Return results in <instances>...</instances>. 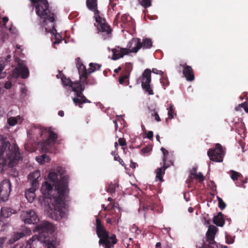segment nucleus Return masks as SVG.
<instances>
[{
    "instance_id": "obj_20",
    "label": "nucleus",
    "mask_w": 248,
    "mask_h": 248,
    "mask_svg": "<svg viewBox=\"0 0 248 248\" xmlns=\"http://www.w3.org/2000/svg\"><path fill=\"white\" fill-rule=\"evenodd\" d=\"M15 213V210L9 207H2L0 212V220L3 218H7L11 216Z\"/></svg>"
},
{
    "instance_id": "obj_47",
    "label": "nucleus",
    "mask_w": 248,
    "mask_h": 248,
    "mask_svg": "<svg viewBox=\"0 0 248 248\" xmlns=\"http://www.w3.org/2000/svg\"><path fill=\"white\" fill-rule=\"evenodd\" d=\"M147 137L149 139H152L153 137V132L152 131H149L147 133Z\"/></svg>"
},
{
    "instance_id": "obj_23",
    "label": "nucleus",
    "mask_w": 248,
    "mask_h": 248,
    "mask_svg": "<svg viewBox=\"0 0 248 248\" xmlns=\"http://www.w3.org/2000/svg\"><path fill=\"white\" fill-rule=\"evenodd\" d=\"M213 222L217 226L222 227L224 224V220L223 217V215L219 212L217 216H214Z\"/></svg>"
},
{
    "instance_id": "obj_34",
    "label": "nucleus",
    "mask_w": 248,
    "mask_h": 248,
    "mask_svg": "<svg viewBox=\"0 0 248 248\" xmlns=\"http://www.w3.org/2000/svg\"><path fill=\"white\" fill-rule=\"evenodd\" d=\"M217 200L218 202V207L221 210H223L226 207V204L223 202V200L219 197H217Z\"/></svg>"
},
{
    "instance_id": "obj_7",
    "label": "nucleus",
    "mask_w": 248,
    "mask_h": 248,
    "mask_svg": "<svg viewBox=\"0 0 248 248\" xmlns=\"http://www.w3.org/2000/svg\"><path fill=\"white\" fill-rule=\"evenodd\" d=\"M86 4L87 7L94 13L95 21L98 23L97 28L98 30L106 33L107 35H109L111 32V29L108 24L104 22V19L99 15V11L97 9V0H87Z\"/></svg>"
},
{
    "instance_id": "obj_21",
    "label": "nucleus",
    "mask_w": 248,
    "mask_h": 248,
    "mask_svg": "<svg viewBox=\"0 0 248 248\" xmlns=\"http://www.w3.org/2000/svg\"><path fill=\"white\" fill-rule=\"evenodd\" d=\"M183 74L188 81H192L194 79V75L191 67L186 66L183 70Z\"/></svg>"
},
{
    "instance_id": "obj_58",
    "label": "nucleus",
    "mask_w": 248,
    "mask_h": 248,
    "mask_svg": "<svg viewBox=\"0 0 248 248\" xmlns=\"http://www.w3.org/2000/svg\"><path fill=\"white\" fill-rule=\"evenodd\" d=\"M58 114L59 116L62 117L64 116V112L62 110H60L59 111Z\"/></svg>"
},
{
    "instance_id": "obj_14",
    "label": "nucleus",
    "mask_w": 248,
    "mask_h": 248,
    "mask_svg": "<svg viewBox=\"0 0 248 248\" xmlns=\"http://www.w3.org/2000/svg\"><path fill=\"white\" fill-rule=\"evenodd\" d=\"M29 74L28 68L22 62H19L18 64L13 70L12 75L14 78L21 77L23 78H27Z\"/></svg>"
},
{
    "instance_id": "obj_10",
    "label": "nucleus",
    "mask_w": 248,
    "mask_h": 248,
    "mask_svg": "<svg viewBox=\"0 0 248 248\" xmlns=\"http://www.w3.org/2000/svg\"><path fill=\"white\" fill-rule=\"evenodd\" d=\"M207 154L211 160L217 162H221L223 161L224 152L221 145L217 143L216 148L214 149H210L208 151Z\"/></svg>"
},
{
    "instance_id": "obj_25",
    "label": "nucleus",
    "mask_w": 248,
    "mask_h": 248,
    "mask_svg": "<svg viewBox=\"0 0 248 248\" xmlns=\"http://www.w3.org/2000/svg\"><path fill=\"white\" fill-rule=\"evenodd\" d=\"M18 122H22V118L19 115L16 117H10L7 119V124L11 126L16 125Z\"/></svg>"
},
{
    "instance_id": "obj_16",
    "label": "nucleus",
    "mask_w": 248,
    "mask_h": 248,
    "mask_svg": "<svg viewBox=\"0 0 248 248\" xmlns=\"http://www.w3.org/2000/svg\"><path fill=\"white\" fill-rule=\"evenodd\" d=\"M112 52L113 53L112 59L113 60H117L129 53L128 49L121 47L120 46H116L115 48H113Z\"/></svg>"
},
{
    "instance_id": "obj_59",
    "label": "nucleus",
    "mask_w": 248,
    "mask_h": 248,
    "mask_svg": "<svg viewBox=\"0 0 248 248\" xmlns=\"http://www.w3.org/2000/svg\"><path fill=\"white\" fill-rule=\"evenodd\" d=\"M113 123H114V124H115V130H117V128H118V124H117V123L116 120H114V121H113Z\"/></svg>"
},
{
    "instance_id": "obj_27",
    "label": "nucleus",
    "mask_w": 248,
    "mask_h": 248,
    "mask_svg": "<svg viewBox=\"0 0 248 248\" xmlns=\"http://www.w3.org/2000/svg\"><path fill=\"white\" fill-rule=\"evenodd\" d=\"M141 48L144 49H149L152 46V41L150 38H144L142 41H141Z\"/></svg>"
},
{
    "instance_id": "obj_44",
    "label": "nucleus",
    "mask_w": 248,
    "mask_h": 248,
    "mask_svg": "<svg viewBox=\"0 0 248 248\" xmlns=\"http://www.w3.org/2000/svg\"><path fill=\"white\" fill-rule=\"evenodd\" d=\"M12 83L10 81H7L4 85V87L7 89H9L12 87Z\"/></svg>"
},
{
    "instance_id": "obj_54",
    "label": "nucleus",
    "mask_w": 248,
    "mask_h": 248,
    "mask_svg": "<svg viewBox=\"0 0 248 248\" xmlns=\"http://www.w3.org/2000/svg\"><path fill=\"white\" fill-rule=\"evenodd\" d=\"M2 21L4 22V25H5V24L8 21V18L7 17H3L2 18Z\"/></svg>"
},
{
    "instance_id": "obj_49",
    "label": "nucleus",
    "mask_w": 248,
    "mask_h": 248,
    "mask_svg": "<svg viewBox=\"0 0 248 248\" xmlns=\"http://www.w3.org/2000/svg\"><path fill=\"white\" fill-rule=\"evenodd\" d=\"M196 169H193V170L191 171V175L193 176L194 178L197 175L196 172Z\"/></svg>"
},
{
    "instance_id": "obj_43",
    "label": "nucleus",
    "mask_w": 248,
    "mask_h": 248,
    "mask_svg": "<svg viewBox=\"0 0 248 248\" xmlns=\"http://www.w3.org/2000/svg\"><path fill=\"white\" fill-rule=\"evenodd\" d=\"M153 116L155 117V120L157 122H160L161 119L157 112H155Z\"/></svg>"
},
{
    "instance_id": "obj_12",
    "label": "nucleus",
    "mask_w": 248,
    "mask_h": 248,
    "mask_svg": "<svg viewBox=\"0 0 248 248\" xmlns=\"http://www.w3.org/2000/svg\"><path fill=\"white\" fill-rule=\"evenodd\" d=\"M20 217L26 224H36L38 222L39 219L34 211L28 210L23 211L20 215Z\"/></svg>"
},
{
    "instance_id": "obj_6",
    "label": "nucleus",
    "mask_w": 248,
    "mask_h": 248,
    "mask_svg": "<svg viewBox=\"0 0 248 248\" xmlns=\"http://www.w3.org/2000/svg\"><path fill=\"white\" fill-rule=\"evenodd\" d=\"M61 78L62 81L63 86H69L72 88V91L75 92L77 97H73L72 100L76 105H78L80 108H82L81 106L84 103H90L91 101L86 98L83 94L82 92L84 90V87H82L81 84L78 81L72 82L69 79L66 78L62 73L60 72L57 75V78Z\"/></svg>"
},
{
    "instance_id": "obj_37",
    "label": "nucleus",
    "mask_w": 248,
    "mask_h": 248,
    "mask_svg": "<svg viewBox=\"0 0 248 248\" xmlns=\"http://www.w3.org/2000/svg\"><path fill=\"white\" fill-rule=\"evenodd\" d=\"M226 241L227 244H232L234 242V238L232 236H230L229 235H226Z\"/></svg>"
},
{
    "instance_id": "obj_45",
    "label": "nucleus",
    "mask_w": 248,
    "mask_h": 248,
    "mask_svg": "<svg viewBox=\"0 0 248 248\" xmlns=\"http://www.w3.org/2000/svg\"><path fill=\"white\" fill-rule=\"evenodd\" d=\"M4 65L0 63V78H2L4 76L2 75V71L4 68Z\"/></svg>"
},
{
    "instance_id": "obj_46",
    "label": "nucleus",
    "mask_w": 248,
    "mask_h": 248,
    "mask_svg": "<svg viewBox=\"0 0 248 248\" xmlns=\"http://www.w3.org/2000/svg\"><path fill=\"white\" fill-rule=\"evenodd\" d=\"M9 30L13 34H16L17 32L16 29L15 27H11L9 28Z\"/></svg>"
},
{
    "instance_id": "obj_40",
    "label": "nucleus",
    "mask_w": 248,
    "mask_h": 248,
    "mask_svg": "<svg viewBox=\"0 0 248 248\" xmlns=\"http://www.w3.org/2000/svg\"><path fill=\"white\" fill-rule=\"evenodd\" d=\"M114 159L115 161H118L119 162V163L123 165V164H122V163L123 162V160L120 157V156L119 155H114Z\"/></svg>"
},
{
    "instance_id": "obj_17",
    "label": "nucleus",
    "mask_w": 248,
    "mask_h": 248,
    "mask_svg": "<svg viewBox=\"0 0 248 248\" xmlns=\"http://www.w3.org/2000/svg\"><path fill=\"white\" fill-rule=\"evenodd\" d=\"M31 232V230L27 228L25 229L21 232H14L10 238L9 242L10 243L13 244L25 236L30 235Z\"/></svg>"
},
{
    "instance_id": "obj_41",
    "label": "nucleus",
    "mask_w": 248,
    "mask_h": 248,
    "mask_svg": "<svg viewBox=\"0 0 248 248\" xmlns=\"http://www.w3.org/2000/svg\"><path fill=\"white\" fill-rule=\"evenodd\" d=\"M152 72L153 73L155 74H158V75H163V73L162 71L158 70L156 68H153L152 69Z\"/></svg>"
},
{
    "instance_id": "obj_29",
    "label": "nucleus",
    "mask_w": 248,
    "mask_h": 248,
    "mask_svg": "<svg viewBox=\"0 0 248 248\" xmlns=\"http://www.w3.org/2000/svg\"><path fill=\"white\" fill-rule=\"evenodd\" d=\"M110 238L112 239V242H110V243L103 245V247L105 248H111V247H113L114 245L117 243V240L116 239V236L115 234H112Z\"/></svg>"
},
{
    "instance_id": "obj_55",
    "label": "nucleus",
    "mask_w": 248,
    "mask_h": 248,
    "mask_svg": "<svg viewBox=\"0 0 248 248\" xmlns=\"http://www.w3.org/2000/svg\"><path fill=\"white\" fill-rule=\"evenodd\" d=\"M3 240L2 238H0V248H3Z\"/></svg>"
},
{
    "instance_id": "obj_50",
    "label": "nucleus",
    "mask_w": 248,
    "mask_h": 248,
    "mask_svg": "<svg viewBox=\"0 0 248 248\" xmlns=\"http://www.w3.org/2000/svg\"><path fill=\"white\" fill-rule=\"evenodd\" d=\"M240 106H241V107H243L244 108L245 111L246 112H248V108L246 107V105L245 104V102L243 103H242L240 105Z\"/></svg>"
},
{
    "instance_id": "obj_61",
    "label": "nucleus",
    "mask_w": 248,
    "mask_h": 248,
    "mask_svg": "<svg viewBox=\"0 0 248 248\" xmlns=\"http://www.w3.org/2000/svg\"><path fill=\"white\" fill-rule=\"evenodd\" d=\"M156 247L157 248H161V243L160 242H158L156 244Z\"/></svg>"
},
{
    "instance_id": "obj_38",
    "label": "nucleus",
    "mask_w": 248,
    "mask_h": 248,
    "mask_svg": "<svg viewBox=\"0 0 248 248\" xmlns=\"http://www.w3.org/2000/svg\"><path fill=\"white\" fill-rule=\"evenodd\" d=\"M161 150L162 152V153L163 154V161L164 162V163L165 164L166 163V156L169 154V152L167 150H166L164 148L162 147L161 148Z\"/></svg>"
},
{
    "instance_id": "obj_56",
    "label": "nucleus",
    "mask_w": 248,
    "mask_h": 248,
    "mask_svg": "<svg viewBox=\"0 0 248 248\" xmlns=\"http://www.w3.org/2000/svg\"><path fill=\"white\" fill-rule=\"evenodd\" d=\"M61 42V40H59L57 38V37L56 36V40L54 42V44H59Z\"/></svg>"
},
{
    "instance_id": "obj_57",
    "label": "nucleus",
    "mask_w": 248,
    "mask_h": 248,
    "mask_svg": "<svg viewBox=\"0 0 248 248\" xmlns=\"http://www.w3.org/2000/svg\"><path fill=\"white\" fill-rule=\"evenodd\" d=\"M106 221H107V222L108 223H109V224H112V223H114V221H113V222H112V220H111V219L110 218H108L107 219Z\"/></svg>"
},
{
    "instance_id": "obj_19",
    "label": "nucleus",
    "mask_w": 248,
    "mask_h": 248,
    "mask_svg": "<svg viewBox=\"0 0 248 248\" xmlns=\"http://www.w3.org/2000/svg\"><path fill=\"white\" fill-rule=\"evenodd\" d=\"M38 189L36 186L35 185V187L31 186L30 188L27 189L25 192V197L29 202H32L35 198V191Z\"/></svg>"
},
{
    "instance_id": "obj_63",
    "label": "nucleus",
    "mask_w": 248,
    "mask_h": 248,
    "mask_svg": "<svg viewBox=\"0 0 248 248\" xmlns=\"http://www.w3.org/2000/svg\"><path fill=\"white\" fill-rule=\"evenodd\" d=\"M11 56L10 55H8L7 56V58H6V61H9V60L11 58Z\"/></svg>"
},
{
    "instance_id": "obj_3",
    "label": "nucleus",
    "mask_w": 248,
    "mask_h": 248,
    "mask_svg": "<svg viewBox=\"0 0 248 248\" xmlns=\"http://www.w3.org/2000/svg\"><path fill=\"white\" fill-rule=\"evenodd\" d=\"M21 159L17 145L15 143L11 145L7 139L0 135V168L6 165L13 167Z\"/></svg>"
},
{
    "instance_id": "obj_2",
    "label": "nucleus",
    "mask_w": 248,
    "mask_h": 248,
    "mask_svg": "<svg viewBox=\"0 0 248 248\" xmlns=\"http://www.w3.org/2000/svg\"><path fill=\"white\" fill-rule=\"evenodd\" d=\"M38 235H34L27 242L26 248H55L52 237L54 227L50 223L44 221L38 225Z\"/></svg>"
},
{
    "instance_id": "obj_1",
    "label": "nucleus",
    "mask_w": 248,
    "mask_h": 248,
    "mask_svg": "<svg viewBox=\"0 0 248 248\" xmlns=\"http://www.w3.org/2000/svg\"><path fill=\"white\" fill-rule=\"evenodd\" d=\"M56 171L49 172L48 180L43 184L41 190L47 203L50 217L58 220L66 217L68 212L65 200L68 190V177L64 175L65 170L61 167H58Z\"/></svg>"
},
{
    "instance_id": "obj_64",
    "label": "nucleus",
    "mask_w": 248,
    "mask_h": 248,
    "mask_svg": "<svg viewBox=\"0 0 248 248\" xmlns=\"http://www.w3.org/2000/svg\"><path fill=\"white\" fill-rule=\"evenodd\" d=\"M120 13H118L117 15L116 16V17H115V19L116 20H118V17H119V15Z\"/></svg>"
},
{
    "instance_id": "obj_26",
    "label": "nucleus",
    "mask_w": 248,
    "mask_h": 248,
    "mask_svg": "<svg viewBox=\"0 0 248 248\" xmlns=\"http://www.w3.org/2000/svg\"><path fill=\"white\" fill-rule=\"evenodd\" d=\"M36 160L40 165H43L46 163L49 162L50 158L47 155L43 154L40 156H36Z\"/></svg>"
},
{
    "instance_id": "obj_28",
    "label": "nucleus",
    "mask_w": 248,
    "mask_h": 248,
    "mask_svg": "<svg viewBox=\"0 0 248 248\" xmlns=\"http://www.w3.org/2000/svg\"><path fill=\"white\" fill-rule=\"evenodd\" d=\"M89 65L90 68L88 69V72L89 74L99 69L101 67V65L97 63H90Z\"/></svg>"
},
{
    "instance_id": "obj_31",
    "label": "nucleus",
    "mask_w": 248,
    "mask_h": 248,
    "mask_svg": "<svg viewBox=\"0 0 248 248\" xmlns=\"http://www.w3.org/2000/svg\"><path fill=\"white\" fill-rule=\"evenodd\" d=\"M118 186V185L116 182L111 183L108 187L107 189L108 192L113 193L115 191L116 188Z\"/></svg>"
},
{
    "instance_id": "obj_62",
    "label": "nucleus",
    "mask_w": 248,
    "mask_h": 248,
    "mask_svg": "<svg viewBox=\"0 0 248 248\" xmlns=\"http://www.w3.org/2000/svg\"><path fill=\"white\" fill-rule=\"evenodd\" d=\"M156 140H157L158 142H160V137H159V136L158 135H157L156 136Z\"/></svg>"
},
{
    "instance_id": "obj_18",
    "label": "nucleus",
    "mask_w": 248,
    "mask_h": 248,
    "mask_svg": "<svg viewBox=\"0 0 248 248\" xmlns=\"http://www.w3.org/2000/svg\"><path fill=\"white\" fill-rule=\"evenodd\" d=\"M40 177V172L39 170H36L31 173L29 175V179L31 186L35 187V185L36 187L38 188L39 182L38 179Z\"/></svg>"
},
{
    "instance_id": "obj_33",
    "label": "nucleus",
    "mask_w": 248,
    "mask_h": 248,
    "mask_svg": "<svg viewBox=\"0 0 248 248\" xmlns=\"http://www.w3.org/2000/svg\"><path fill=\"white\" fill-rule=\"evenodd\" d=\"M173 105L170 104L169 108H167V109L168 110V114L169 116V118H170V119H172L174 118L173 115V113L174 112V110H173Z\"/></svg>"
},
{
    "instance_id": "obj_35",
    "label": "nucleus",
    "mask_w": 248,
    "mask_h": 248,
    "mask_svg": "<svg viewBox=\"0 0 248 248\" xmlns=\"http://www.w3.org/2000/svg\"><path fill=\"white\" fill-rule=\"evenodd\" d=\"M87 76L86 77V78H83V77H81V78H80V81L79 82H78V83L81 84V85H82V87H84L85 88V86H84V85L85 84H91L92 83H90L87 80Z\"/></svg>"
},
{
    "instance_id": "obj_15",
    "label": "nucleus",
    "mask_w": 248,
    "mask_h": 248,
    "mask_svg": "<svg viewBox=\"0 0 248 248\" xmlns=\"http://www.w3.org/2000/svg\"><path fill=\"white\" fill-rule=\"evenodd\" d=\"M129 53H137L141 48V39L138 38H133L127 45V47Z\"/></svg>"
},
{
    "instance_id": "obj_24",
    "label": "nucleus",
    "mask_w": 248,
    "mask_h": 248,
    "mask_svg": "<svg viewBox=\"0 0 248 248\" xmlns=\"http://www.w3.org/2000/svg\"><path fill=\"white\" fill-rule=\"evenodd\" d=\"M77 66L78 70L79 78H81V77H83L85 78L87 75L89 74L88 69H86L85 66L83 63L78 62Z\"/></svg>"
},
{
    "instance_id": "obj_51",
    "label": "nucleus",
    "mask_w": 248,
    "mask_h": 248,
    "mask_svg": "<svg viewBox=\"0 0 248 248\" xmlns=\"http://www.w3.org/2000/svg\"><path fill=\"white\" fill-rule=\"evenodd\" d=\"M127 76H125L122 78H120L119 79V82L120 84H123L124 82V81L127 78Z\"/></svg>"
},
{
    "instance_id": "obj_60",
    "label": "nucleus",
    "mask_w": 248,
    "mask_h": 248,
    "mask_svg": "<svg viewBox=\"0 0 248 248\" xmlns=\"http://www.w3.org/2000/svg\"><path fill=\"white\" fill-rule=\"evenodd\" d=\"M188 211L189 212V213H192L193 212V209L192 207H189L188 209Z\"/></svg>"
},
{
    "instance_id": "obj_4",
    "label": "nucleus",
    "mask_w": 248,
    "mask_h": 248,
    "mask_svg": "<svg viewBox=\"0 0 248 248\" xmlns=\"http://www.w3.org/2000/svg\"><path fill=\"white\" fill-rule=\"evenodd\" d=\"M28 134L31 138L36 139L38 140H43L45 137L48 136L46 140L43 141L41 144L42 151L44 152L49 151L48 146L53 145L57 138V134L52 131L50 128H44L40 125L33 126L28 131Z\"/></svg>"
},
{
    "instance_id": "obj_13",
    "label": "nucleus",
    "mask_w": 248,
    "mask_h": 248,
    "mask_svg": "<svg viewBox=\"0 0 248 248\" xmlns=\"http://www.w3.org/2000/svg\"><path fill=\"white\" fill-rule=\"evenodd\" d=\"M11 191V184L9 180H4L0 184V202H5L9 199Z\"/></svg>"
},
{
    "instance_id": "obj_32",
    "label": "nucleus",
    "mask_w": 248,
    "mask_h": 248,
    "mask_svg": "<svg viewBox=\"0 0 248 248\" xmlns=\"http://www.w3.org/2000/svg\"><path fill=\"white\" fill-rule=\"evenodd\" d=\"M139 3L144 7L147 8L151 5V0H139Z\"/></svg>"
},
{
    "instance_id": "obj_11",
    "label": "nucleus",
    "mask_w": 248,
    "mask_h": 248,
    "mask_svg": "<svg viewBox=\"0 0 248 248\" xmlns=\"http://www.w3.org/2000/svg\"><path fill=\"white\" fill-rule=\"evenodd\" d=\"M151 70L149 69H146L144 71L142 77L139 78V80L141 81L142 88L145 90L149 94L153 95L154 94V92L150 86L151 81Z\"/></svg>"
},
{
    "instance_id": "obj_36",
    "label": "nucleus",
    "mask_w": 248,
    "mask_h": 248,
    "mask_svg": "<svg viewBox=\"0 0 248 248\" xmlns=\"http://www.w3.org/2000/svg\"><path fill=\"white\" fill-rule=\"evenodd\" d=\"M240 176V174L234 171H232L231 178L233 180H236Z\"/></svg>"
},
{
    "instance_id": "obj_22",
    "label": "nucleus",
    "mask_w": 248,
    "mask_h": 248,
    "mask_svg": "<svg viewBox=\"0 0 248 248\" xmlns=\"http://www.w3.org/2000/svg\"><path fill=\"white\" fill-rule=\"evenodd\" d=\"M121 22L122 23L121 26L124 28L130 27L133 23L132 18L126 14L122 16Z\"/></svg>"
},
{
    "instance_id": "obj_53",
    "label": "nucleus",
    "mask_w": 248,
    "mask_h": 248,
    "mask_svg": "<svg viewBox=\"0 0 248 248\" xmlns=\"http://www.w3.org/2000/svg\"><path fill=\"white\" fill-rule=\"evenodd\" d=\"M149 151V149L147 148H143L142 150H141V153L143 154H145V153H147V152H148Z\"/></svg>"
},
{
    "instance_id": "obj_9",
    "label": "nucleus",
    "mask_w": 248,
    "mask_h": 248,
    "mask_svg": "<svg viewBox=\"0 0 248 248\" xmlns=\"http://www.w3.org/2000/svg\"><path fill=\"white\" fill-rule=\"evenodd\" d=\"M217 231V228L213 225H210L206 232V240L208 244H206L202 241L201 243V246H197L200 248H213L214 246L218 247L214 241L215 235Z\"/></svg>"
},
{
    "instance_id": "obj_5",
    "label": "nucleus",
    "mask_w": 248,
    "mask_h": 248,
    "mask_svg": "<svg viewBox=\"0 0 248 248\" xmlns=\"http://www.w3.org/2000/svg\"><path fill=\"white\" fill-rule=\"evenodd\" d=\"M35 7L36 13L41 18L44 19V24L47 21L51 23L52 29L50 31L46 28V31L50 32L54 34L56 30L53 23L54 21V14L50 12L48 9V3L47 0H31Z\"/></svg>"
},
{
    "instance_id": "obj_52",
    "label": "nucleus",
    "mask_w": 248,
    "mask_h": 248,
    "mask_svg": "<svg viewBox=\"0 0 248 248\" xmlns=\"http://www.w3.org/2000/svg\"><path fill=\"white\" fill-rule=\"evenodd\" d=\"M137 166L138 165L136 163L133 162H131L130 165V167L133 169L136 168Z\"/></svg>"
},
{
    "instance_id": "obj_42",
    "label": "nucleus",
    "mask_w": 248,
    "mask_h": 248,
    "mask_svg": "<svg viewBox=\"0 0 248 248\" xmlns=\"http://www.w3.org/2000/svg\"><path fill=\"white\" fill-rule=\"evenodd\" d=\"M118 141L120 145L121 146H124L126 144L125 140L123 138H120Z\"/></svg>"
},
{
    "instance_id": "obj_8",
    "label": "nucleus",
    "mask_w": 248,
    "mask_h": 248,
    "mask_svg": "<svg viewBox=\"0 0 248 248\" xmlns=\"http://www.w3.org/2000/svg\"><path fill=\"white\" fill-rule=\"evenodd\" d=\"M96 233L98 237L100 238L99 240V245H104L110 242L111 236H109L108 232L105 227L102 225L99 218L96 219Z\"/></svg>"
},
{
    "instance_id": "obj_48",
    "label": "nucleus",
    "mask_w": 248,
    "mask_h": 248,
    "mask_svg": "<svg viewBox=\"0 0 248 248\" xmlns=\"http://www.w3.org/2000/svg\"><path fill=\"white\" fill-rule=\"evenodd\" d=\"M20 91L22 94H26L27 92V89L25 87H22L20 88Z\"/></svg>"
},
{
    "instance_id": "obj_30",
    "label": "nucleus",
    "mask_w": 248,
    "mask_h": 248,
    "mask_svg": "<svg viewBox=\"0 0 248 248\" xmlns=\"http://www.w3.org/2000/svg\"><path fill=\"white\" fill-rule=\"evenodd\" d=\"M167 168V167L164 168L163 167H160L159 168H158L156 170V178L157 179H159L160 181H162V175L164 173L165 170Z\"/></svg>"
},
{
    "instance_id": "obj_39",
    "label": "nucleus",
    "mask_w": 248,
    "mask_h": 248,
    "mask_svg": "<svg viewBox=\"0 0 248 248\" xmlns=\"http://www.w3.org/2000/svg\"><path fill=\"white\" fill-rule=\"evenodd\" d=\"M194 178L198 180L200 182H202L204 179V176L201 172L197 173V175Z\"/></svg>"
}]
</instances>
